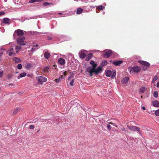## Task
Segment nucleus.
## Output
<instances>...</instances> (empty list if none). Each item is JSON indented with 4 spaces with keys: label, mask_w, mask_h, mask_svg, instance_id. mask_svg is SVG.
Instances as JSON below:
<instances>
[{
    "label": "nucleus",
    "mask_w": 159,
    "mask_h": 159,
    "mask_svg": "<svg viewBox=\"0 0 159 159\" xmlns=\"http://www.w3.org/2000/svg\"><path fill=\"white\" fill-rule=\"evenodd\" d=\"M90 64L92 66H89L87 68L86 71V74H89L90 76H92L93 73L97 74L102 72V67H99L96 68L97 65L96 63H95L94 61H91L90 62Z\"/></svg>",
    "instance_id": "nucleus-1"
},
{
    "label": "nucleus",
    "mask_w": 159,
    "mask_h": 159,
    "mask_svg": "<svg viewBox=\"0 0 159 159\" xmlns=\"http://www.w3.org/2000/svg\"><path fill=\"white\" fill-rule=\"evenodd\" d=\"M127 127L130 130L133 131H137L139 132V134L141 135V130L139 128L136 126L133 125H127Z\"/></svg>",
    "instance_id": "nucleus-2"
},
{
    "label": "nucleus",
    "mask_w": 159,
    "mask_h": 159,
    "mask_svg": "<svg viewBox=\"0 0 159 159\" xmlns=\"http://www.w3.org/2000/svg\"><path fill=\"white\" fill-rule=\"evenodd\" d=\"M36 79L40 84H42L43 82H46L47 80L46 78L42 76H38L36 78Z\"/></svg>",
    "instance_id": "nucleus-3"
},
{
    "label": "nucleus",
    "mask_w": 159,
    "mask_h": 159,
    "mask_svg": "<svg viewBox=\"0 0 159 159\" xmlns=\"http://www.w3.org/2000/svg\"><path fill=\"white\" fill-rule=\"evenodd\" d=\"M103 56L105 58H108L110 55L113 53L112 50H105L103 51Z\"/></svg>",
    "instance_id": "nucleus-4"
},
{
    "label": "nucleus",
    "mask_w": 159,
    "mask_h": 159,
    "mask_svg": "<svg viewBox=\"0 0 159 159\" xmlns=\"http://www.w3.org/2000/svg\"><path fill=\"white\" fill-rule=\"evenodd\" d=\"M25 39V38L23 37L18 38L17 39V41L18 45H24L25 44L24 42V40Z\"/></svg>",
    "instance_id": "nucleus-5"
},
{
    "label": "nucleus",
    "mask_w": 159,
    "mask_h": 159,
    "mask_svg": "<svg viewBox=\"0 0 159 159\" xmlns=\"http://www.w3.org/2000/svg\"><path fill=\"white\" fill-rule=\"evenodd\" d=\"M138 62L147 67H148L150 66V64L146 61H139Z\"/></svg>",
    "instance_id": "nucleus-6"
},
{
    "label": "nucleus",
    "mask_w": 159,
    "mask_h": 159,
    "mask_svg": "<svg viewBox=\"0 0 159 159\" xmlns=\"http://www.w3.org/2000/svg\"><path fill=\"white\" fill-rule=\"evenodd\" d=\"M15 32L16 33L17 35L18 36H22L24 34V31L21 30H17Z\"/></svg>",
    "instance_id": "nucleus-7"
},
{
    "label": "nucleus",
    "mask_w": 159,
    "mask_h": 159,
    "mask_svg": "<svg viewBox=\"0 0 159 159\" xmlns=\"http://www.w3.org/2000/svg\"><path fill=\"white\" fill-rule=\"evenodd\" d=\"M132 70L135 72H138L140 71V68L139 66H136L133 67Z\"/></svg>",
    "instance_id": "nucleus-8"
},
{
    "label": "nucleus",
    "mask_w": 159,
    "mask_h": 159,
    "mask_svg": "<svg viewBox=\"0 0 159 159\" xmlns=\"http://www.w3.org/2000/svg\"><path fill=\"white\" fill-rule=\"evenodd\" d=\"M80 57L81 58H84L86 56V54L84 51H82L79 52Z\"/></svg>",
    "instance_id": "nucleus-9"
},
{
    "label": "nucleus",
    "mask_w": 159,
    "mask_h": 159,
    "mask_svg": "<svg viewBox=\"0 0 159 159\" xmlns=\"http://www.w3.org/2000/svg\"><path fill=\"white\" fill-rule=\"evenodd\" d=\"M13 50V48H11L7 51V52H9L10 51V52L9 53V56H14L15 55V53L14 52H12Z\"/></svg>",
    "instance_id": "nucleus-10"
},
{
    "label": "nucleus",
    "mask_w": 159,
    "mask_h": 159,
    "mask_svg": "<svg viewBox=\"0 0 159 159\" xmlns=\"http://www.w3.org/2000/svg\"><path fill=\"white\" fill-rule=\"evenodd\" d=\"M129 78L128 77H125L121 80V82L124 84H126L129 81Z\"/></svg>",
    "instance_id": "nucleus-11"
},
{
    "label": "nucleus",
    "mask_w": 159,
    "mask_h": 159,
    "mask_svg": "<svg viewBox=\"0 0 159 159\" xmlns=\"http://www.w3.org/2000/svg\"><path fill=\"white\" fill-rule=\"evenodd\" d=\"M147 90V89L144 87H142L139 89V92L140 93H143Z\"/></svg>",
    "instance_id": "nucleus-12"
},
{
    "label": "nucleus",
    "mask_w": 159,
    "mask_h": 159,
    "mask_svg": "<svg viewBox=\"0 0 159 159\" xmlns=\"http://www.w3.org/2000/svg\"><path fill=\"white\" fill-rule=\"evenodd\" d=\"M58 61L59 63L61 65H63L65 64L66 62L65 60L64 59L61 58L59 59L58 60Z\"/></svg>",
    "instance_id": "nucleus-13"
},
{
    "label": "nucleus",
    "mask_w": 159,
    "mask_h": 159,
    "mask_svg": "<svg viewBox=\"0 0 159 159\" xmlns=\"http://www.w3.org/2000/svg\"><path fill=\"white\" fill-rule=\"evenodd\" d=\"M123 62L122 61H114L113 62V64H114L115 66H118L120 65Z\"/></svg>",
    "instance_id": "nucleus-14"
},
{
    "label": "nucleus",
    "mask_w": 159,
    "mask_h": 159,
    "mask_svg": "<svg viewBox=\"0 0 159 159\" xmlns=\"http://www.w3.org/2000/svg\"><path fill=\"white\" fill-rule=\"evenodd\" d=\"M50 69V68L48 66H46L43 69V70L45 73H47L49 72V70Z\"/></svg>",
    "instance_id": "nucleus-15"
},
{
    "label": "nucleus",
    "mask_w": 159,
    "mask_h": 159,
    "mask_svg": "<svg viewBox=\"0 0 159 159\" xmlns=\"http://www.w3.org/2000/svg\"><path fill=\"white\" fill-rule=\"evenodd\" d=\"M44 55V57L47 59H48L50 56V53L48 51L45 52Z\"/></svg>",
    "instance_id": "nucleus-16"
},
{
    "label": "nucleus",
    "mask_w": 159,
    "mask_h": 159,
    "mask_svg": "<svg viewBox=\"0 0 159 159\" xmlns=\"http://www.w3.org/2000/svg\"><path fill=\"white\" fill-rule=\"evenodd\" d=\"M152 104L154 107H158L159 106V103L157 101L153 102Z\"/></svg>",
    "instance_id": "nucleus-17"
},
{
    "label": "nucleus",
    "mask_w": 159,
    "mask_h": 159,
    "mask_svg": "<svg viewBox=\"0 0 159 159\" xmlns=\"http://www.w3.org/2000/svg\"><path fill=\"white\" fill-rule=\"evenodd\" d=\"M112 72L110 70H108L106 73V75L107 77H110L112 74Z\"/></svg>",
    "instance_id": "nucleus-18"
},
{
    "label": "nucleus",
    "mask_w": 159,
    "mask_h": 159,
    "mask_svg": "<svg viewBox=\"0 0 159 159\" xmlns=\"http://www.w3.org/2000/svg\"><path fill=\"white\" fill-rule=\"evenodd\" d=\"M92 57V53H89L88 55L87 56L86 58V61H88Z\"/></svg>",
    "instance_id": "nucleus-19"
},
{
    "label": "nucleus",
    "mask_w": 159,
    "mask_h": 159,
    "mask_svg": "<svg viewBox=\"0 0 159 159\" xmlns=\"http://www.w3.org/2000/svg\"><path fill=\"white\" fill-rule=\"evenodd\" d=\"M10 19L8 18H4L3 19V22L5 24H7L9 23Z\"/></svg>",
    "instance_id": "nucleus-20"
},
{
    "label": "nucleus",
    "mask_w": 159,
    "mask_h": 159,
    "mask_svg": "<svg viewBox=\"0 0 159 159\" xmlns=\"http://www.w3.org/2000/svg\"><path fill=\"white\" fill-rule=\"evenodd\" d=\"M83 10L81 8H78L77 10L76 13L77 14H81L83 11Z\"/></svg>",
    "instance_id": "nucleus-21"
},
{
    "label": "nucleus",
    "mask_w": 159,
    "mask_h": 159,
    "mask_svg": "<svg viewBox=\"0 0 159 159\" xmlns=\"http://www.w3.org/2000/svg\"><path fill=\"white\" fill-rule=\"evenodd\" d=\"M13 59L16 63H18L20 61V60L17 57H14Z\"/></svg>",
    "instance_id": "nucleus-22"
},
{
    "label": "nucleus",
    "mask_w": 159,
    "mask_h": 159,
    "mask_svg": "<svg viewBox=\"0 0 159 159\" xmlns=\"http://www.w3.org/2000/svg\"><path fill=\"white\" fill-rule=\"evenodd\" d=\"M43 0H31L29 1V2L31 3L34 2H39L42 1Z\"/></svg>",
    "instance_id": "nucleus-23"
},
{
    "label": "nucleus",
    "mask_w": 159,
    "mask_h": 159,
    "mask_svg": "<svg viewBox=\"0 0 159 159\" xmlns=\"http://www.w3.org/2000/svg\"><path fill=\"white\" fill-rule=\"evenodd\" d=\"M62 77V75H61V77H59L58 79H56L55 80L56 82L57 83L60 82L61 80Z\"/></svg>",
    "instance_id": "nucleus-24"
},
{
    "label": "nucleus",
    "mask_w": 159,
    "mask_h": 159,
    "mask_svg": "<svg viewBox=\"0 0 159 159\" xmlns=\"http://www.w3.org/2000/svg\"><path fill=\"white\" fill-rule=\"evenodd\" d=\"M21 49V47L20 46H17L15 48V49L16 50V52H18V51Z\"/></svg>",
    "instance_id": "nucleus-25"
},
{
    "label": "nucleus",
    "mask_w": 159,
    "mask_h": 159,
    "mask_svg": "<svg viewBox=\"0 0 159 159\" xmlns=\"http://www.w3.org/2000/svg\"><path fill=\"white\" fill-rule=\"evenodd\" d=\"M26 73L25 72L21 73L20 75V76L22 78L23 77L26 76Z\"/></svg>",
    "instance_id": "nucleus-26"
},
{
    "label": "nucleus",
    "mask_w": 159,
    "mask_h": 159,
    "mask_svg": "<svg viewBox=\"0 0 159 159\" xmlns=\"http://www.w3.org/2000/svg\"><path fill=\"white\" fill-rule=\"evenodd\" d=\"M107 63V62L106 60H104L103 61L102 63H101V65L103 66L106 65Z\"/></svg>",
    "instance_id": "nucleus-27"
},
{
    "label": "nucleus",
    "mask_w": 159,
    "mask_h": 159,
    "mask_svg": "<svg viewBox=\"0 0 159 159\" xmlns=\"http://www.w3.org/2000/svg\"><path fill=\"white\" fill-rule=\"evenodd\" d=\"M158 93L157 91H155L154 92L153 96H154V97L157 98L158 97Z\"/></svg>",
    "instance_id": "nucleus-28"
},
{
    "label": "nucleus",
    "mask_w": 159,
    "mask_h": 159,
    "mask_svg": "<svg viewBox=\"0 0 159 159\" xmlns=\"http://www.w3.org/2000/svg\"><path fill=\"white\" fill-rule=\"evenodd\" d=\"M52 3L48 2H45L43 3V6H49L50 5H52Z\"/></svg>",
    "instance_id": "nucleus-29"
},
{
    "label": "nucleus",
    "mask_w": 159,
    "mask_h": 159,
    "mask_svg": "<svg viewBox=\"0 0 159 159\" xmlns=\"http://www.w3.org/2000/svg\"><path fill=\"white\" fill-rule=\"evenodd\" d=\"M104 8V7L102 6H99L98 7V9L99 10H102Z\"/></svg>",
    "instance_id": "nucleus-30"
},
{
    "label": "nucleus",
    "mask_w": 159,
    "mask_h": 159,
    "mask_svg": "<svg viewBox=\"0 0 159 159\" xmlns=\"http://www.w3.org/2000/svg\"><path fill=\"white\" fill-rule=\"evenodd\" d=\"M31 64H29V63H28V64H27L26 66V67L27 69H29L30 68H31Z\"/></svg>",
    "instance_id": "nucleus-31"
},
{
    "label": "nucleus",
    "mask_w": 159,
    "mask_h": 159,
    "mask_svg": "<svg viewBox=\"0 0 159 159\" xmlns=\"http://www.w3.org/2000/svg\"><path fill=\"white\" fill-rule=\"evenodd\" d=\"M157 76H155L153 78L152 82H155L156 80H157Z\"/></svg>",
    "instance_id": "nucleus-32"
},
{
    "label": "nucleus",
    "mask_w": 159,
    "mask_h": 159,
    "mask_svg": "<svg viewBox=\"0 0 159 159\" xmlns=\"http://www.w3.org/2000/svg\"><path fill=\"white\" fill-rule=\"evenodd\" d=\"M155 115L157 116H159V109L156 110L155 112Z\"/></svg>",
    "instance_id": "nucleus-33"
},
{
    "label": "nucleus",
    "mask_w": 159,
    "mask_h": 159,
    "mask_svg": "<svg viewBox=\"0 0 159 159\" xmlns=\"http://www.w3.org/2000/svg\"><path fill=\"white\" fill-rule=\"evenodd\" d=\"M17 67L18 69L20 70L22 69V66L21 64H19L18 65Z\"/></svg>",
    "instance_id": "nucleus-34"
},
{
    "label": "nucleus",
    "mask_w": 159,
    "mask_h": 159,
    "mask_svg": "<svg viewBox=\"0 0 159 159\" xmlns=\"http://www.w3.org/2000/svg\"><path fill=\"white\" fill-rule=\"evenodd\" d=\"M74 80L72 79L70 83V85H71V86H73L74 85Z\"/></svg>",
    "instance_id": "nucleus-35"
},
{
    "label": "nucleus",
    "mask_w": 159,
    "mask_h": 159,
    "mask_svg": "<svg viewBox=\"0 0 159 159\" xmlns=\"http://www.w3.org/2000/svg\"><path fill=\"white\" fill-rule=\"evenodd\" d=\"M107 128L109 130H110L111 129V127L109 124H108L107 125Z\"/></svg>",
    "instance_id": "nucleus-36"
},
{
    "label": "nucleus",
    "mask_w": 159,
    "mask_h": 159,
    "mask_svg": "<svg viewBox=\"0 0 159 159\" xmlns=\"http://www.w3.org/2000/svg\"><path fill=\"white\" fill-rule=\"evenodd\" d=\"M108 123L109 124H111L113 126H116V127H117V126L116 125V124L114 123H112V122H109Z\"/></svg>",
    "instance_id": "nucleus-37"
},
{
    "label": "nucleus",
    "mask_w": 159,
    "mask_h": 159,
    "mask_svg": "<svg viewBox=\"0 0 159 159\" xmlns=\"http://www.w3.org/2000/svg\"><path fill=\"white\" fill-rule=\"evenodd\" d=\"M30 128L31 129H33L34 128V126L33 125H30Z\"/></svg>",
    "instance_id": "nucleus-38"
},
{
    "label": "nucleus",
    "mask_w": 159,
    "mask_h": 159,
    "mask_svg": "<svg viewBox=\"0 0 159 159\" xmlns=\"http://www.w3.org/2000/svg\"><path fill=\"white\" fill-rule=\"evenodd\" d=\"M36 50V49L35 48H33L31 49V51L34 52Z\"/></svg>",
    "instance_id": "nucleus-39"
},
{
    "label": "nucleus",
    "mask_w": 159,
    "mask_h": 159,
    "mask_svg": "<svg viewBox=\"0 0 159 159\" xmlns=\"http://www.w3.org/2000/svg\"><path fill=\"white\" fill-rule=\"evenodd\" d=\"M3 75V71H0V77H2Z\"/></svg>",
    "instance_id": "nucleus-40"
},
{
    "label": "nucleus",
    "mask_w": 159,
    "mask_h": 159,
    "mask_svg": "<svg viewBox=\"0 0 159 159\" xmlns=\"http://www.w3.org/2000/svg\"><path fill=\"white\" fill-rule=\"evenodd\" d=\"M113 75H114V76H115L116 75V71L115 70H113Z\"/></svg>",
    "instance_id": "nucleus-41"
},
{
    "label": "nucleus",
    "mask_w": 159,
    "mask_h": 159,
    "mask_svg": "<svg viewBox=\"0 0 159 159\" xmlns=\"http://www.w3.org/2000/svg\"><path fill=\"white\" fill-rule=\"evenodd\" d=\"M72 77L71 76H70L68 78V80H72Z\"/></svg>",
    "instance_id": "nucleus-42"
},
{
    "label": "nucleus",
    "mask_w": 159,
    "mask_h": 159,
    "mask_svg": "<svg viewBox=\"0 0 159 159\" xmlns=\"http://www.w3.org/2000/svg\"><path fill=\"white\" fill-rule=\"evenodd\" d=\"M3 53V52L0 50V57L2 56Z\"/></svg>",
    "instance_id": "nucleus-43"
},
{
    "label": "nucleus",
    "mask_w": 159,
    "mask_h": 159,
    "mask_svg": "<svg viewBox=\"0 0 159 159\" xmlns=\"http://www.w3.org/2000/svg\"><path fill=\"white\" fill-rule=\"evenodd\" d=\"M4 14V13L3 12H0V16H1L2 15H3Z\"/></svg>",
    "instance_id": "nucleus-44"
},
{
    "label": "nucleus",
    "mask_w": 159,
    "mask_h": 159,
    "mask_svg": "<svg viewBox=\"0 0 159 159\" xmlns=\"http://www.w3.org/2000/svg\"><path fill=\"white\" fill-rule=\"evenodd\" d=\"M62 74H63L64 75H66V71H64L62 73Z\"/></svg>",
    "instance_id": "nucleus-45"
},
{
    "label": "nucleus",
    "mask_w": 159,
    "mask_h": 159,
    "mask_svg": "<svg viewBox=\"0 0 159 159\" xmlns=\"http://www.w3.org/2000/svg\"><path fill=\"white\" fill-rule=\"evenodd\" d=\"M48 40H50V39H52V37H48Z\"/></svg>",
    "instance_id": "nucleus-46"
},
{
    "label": "nucleus",
    "mask_w": 159,
    "mask_h": 159,
    "mask_svg": "<svg viewBox=\"0 0 159 159\" xmlns=\"http://www.w3.org/2000/svg\"><path fill=\"white\" fill-rule=\"evenodd\" d=\"M11 77H12L11 75H9L8 76V78H11Z\"/></svg>",
    "instance_id": "nucleus-47"
},
{
    "label": "nucleus",
    "mask_w": 159,
    "mask_h": 159,
    "mask_svg": "<svg viewBox=\"0 0 159 159\" xmlns=\"http://www.w3.org/2000/svg\"><path fill=\"white\" fill-rule=\"evenodd\" d=\"M142 109L143 110H146V108H145V107H142Z\"/></svg>",
    "instance_id": "nucleus-48"
},
{
    "label": "nucleus",
    "mask_w": 159,
    "mask_h": 159,
    "mask_svg": "<svg viewBox=\"0 0 159 159\" xmlns=\"http://www.w3.org/2000/svg\"><path fill=\"white\" fill-rule=\"evenodd\" d=\"M115 76H114V75H112L111 77V78L113 79L115 78Z\"/></svg>",
    "instance_id": "nucleus-49"
},
{
    "label": "nucleus",
    "mask_w": 159,
    "mask_h": 159,
    "mask_svg": "<svg viewBox=\"0 0 159 159\" xmlns=\"http://www.w3.org/2000/svg\"><path fill=\"white\" fill-rule=\"evenodd\" d=\"M33 46L37 47L39 46V45L38 44H36V45H33Z\"/></svg>",
    "instance_id": "nucleus-50"
},
{
    "label": "nucleus",
    "mask_w": 159,
    "mask_h": 159,
    "mask_svg": "<svg viewBox=\"0 0 159 159\" xmlns=\"http://www.w3.org/2000/svg\"><path fill=\"white\" fill-rule=\"evenodd\" d=\"M72 102V104H73V103H74H74H76V102H75V101H73V102Z\"/></svg>",
    "instance_id": "nucleus-51"
},
{
    "label": "nucleus",
    "mask_w": 159,
    "mask_h": 159,
    "mask_svg": "<svg viewBox=\"0 0 159 159\" xmlns=\"http://www.w3.org/2000/svg\"><path fill=\"white\" fill-rule=\"evenodd\" d=\"M157 87H159V82L157 84Z\"/></svg>",
    "instance_id": "nucleus-52"
},
{
    "label": "nucleus",
    "mask_w": 159,
    "mask_h": 159,
    "mask_svg": "<svg viewBox=\"0 0 159 159\" xmlns=\"http://www.w3.org/2000/svg\"><path fill=\"white\" fill-rule=\"evenodd\" d=\"M58 14H59V15H63V14L62 13H61L60 12V13H58Z\"/></svg>",
    "instance_id": "nucleus-53"
},
{
    "label": "nucleus",
    "mask_w": 159,
    "mask_h": 159,
    "mask_svg": "<svg viewBox=\"0 0 159 159\" xmlns=\"http://www.w3.org/2000/svg\"><path fill=\"white\" fill-rule=\"evenodd\" d=\"M125 130V128H123V129H122V130Z\"/></svg>",
    "instance_id": "nucleus-54"
},
{
    "label": "nucleus",
    "mask_w": 159,
    "mask_h": 159,
    "mask_svg": "<svg viewBox=\"0 0 159 159\" xmlns=\"http://www.w3.org/2000/svg\"><path fill=\"white\" fill-rule=\"evenodd\" d=\"M78 105V104H76V106H77V105Z\"/></svg>",
    "instance_id": "nucleus-55"
},
{
    "label": "nucleus",
    "mask_w": 159,
    "mask_h": 159,
    "mask_svg": "<svg viewBox=\"0 0 159 159\" xmlns=\"http://www.w3.org/2000/svg\"><path fill=\"white\" fill-rule=\"evenodd\" d=\"M143 98V96H141V98Z\"/></svg>",
    "instance_id": "nucleus-56"
},
{
    "label": "nucleus",
    "mask_w": 159,
    "mask_h": 159,
    "mask_svg": "<svg viewBox=\"0 0 159 159\" xmlns=\"http://www.w3.org/2000/svg\"><path fill=\"white\" fill-rule=\"evenodd\" d=\"M4 50V49H1V50Z\"/></svg>",
    "instance_id": "nucleus-57"
},
{
    "label": "nucleus",
    "mask_w": 159,
    "mask_h": 159,
    "mask_svg": "<svg viewBox=\"0 0 159 159\" xmlns=\"http://www.w3.org/2000/svg\"><path fill=\"white\" fill-rule=\"evenodd\" d=\"M65 15H66V14H64V16H65Z\"/></svg>",
    "instance_id": "nucleus-58"
},
{
    "label": "nucleus",
    "mask_w": 159,
    "mask_h": 159,
    "mask_svg": "<svg viewBox=\"0 0 159 159\" xmlns=\"http://www.w3.org/2000/svg\"><path fill=\"white\" fill-rule=\"evenodd\" d=\"M95 7H93V8H94Z\"/></svg>",
    "instance_id": "nucleus-59"
},
{
    "label": "nucleus",
    "mask_w": 159,
    "mask_h": 159,
    "mask_svg": "<svg viewBox=\"0 0 159 159\" xmlns=\"http://www.w3.org/2000/svg\"><path fill=\"white\" fill-rule=\"evenodd\" d=\"M16 111V112L17 111V110H16V111Z\"/></svg>",
    "instance_id": "nucleus-60"
},
{
    "label": "nucleus",
    "mask_w": 159,
    "mask_h": 159,
    "mask_svg": "<svg viewBox=\"0 0 159 159\" xmlns=\"http://www.w3.org/2000/svg\"><path fill=\"white\" fill-rule=\"evenodd\" d=\"M39 130H38V131H37V133L38 132H39Z\"/></svg>",
    "instance_id": "nucleus-61"
},
{
    "label": "nucleus",
    "mask_w": 159,
    "mask_h": 159,
    "mask_svg": "<svg viewBox=\"0 0 159 159\" xmlns=\"http://www.w3.org/2000/svg\"><path fill=\"white\" fill-rule=\"evenodd\" d=\"M18 79H19V77H18Z\"/></svg>",
    "instance_id": "nucleus-62"
}]
</instances>
